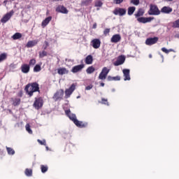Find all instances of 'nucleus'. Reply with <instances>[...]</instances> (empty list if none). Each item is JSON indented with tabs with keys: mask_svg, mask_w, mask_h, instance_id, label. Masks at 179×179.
Here are the masks:
<instances>
[{
	"mask_svg": "<svg viewBox=\"0 0 179 179\" xmlns=\"http://www.w3.org/2000/svg\"><path fill=\"white\" fill-rule=\"evenodd\" d=\"M110 28L105 29L103 31L104 36H107V34L110 33Z\"/></svg>",
	"mask_w": 179,
	"mask_h": 179,
	"instance_id": "obj_44",
	"label": "nucleus"
},
{
	"mask_svg": "<svg viewBox=\"0 0 179 179\" xmlns=\"http://www.w3.org/2000/svg\"><path fill=\"white\" fill-rule=\"evenodd\" d=\"M25 128H26V131H27V132H29V134H33V131L30 128V124H27L25 126Z\"/></svg>",
	"mask_w": 179,
	"mask_h": 179,
	"instance_id": "obj_39",
	"label": "nucleus"
},
{
	"mask_svg": "<svg viewBox=\"0 0 179 179\" xmlns=\"http://www.w3.org/2000/svg\"><path fill=\"white\" fill-rule=\"evenodd\" d=\"M101 103L104 104L105 106H110V104L108 103V100L104 98L101 99Z\"/></svg>",
	"mask_w": 179,
	"mask_h": 179,
	"instance_id": "obj_37",
	"label": "nucleus"
},
{
	"mask_svg": "<svg viewBox=\"0 0 179 179\" xmlns=\"http://www.w3.org/2000/svg\"><path fill=\"white\" fill-rule=\"evenodd\" d=\"M48 47L45 45L44 48H43V50H45Z\"/></svg>",
	"mask_w": 179,
	"mask_h": 179,
	"instance_id": "obj_53",
	"label": "nucleus"
},
{
	"mask_svg": "<svg viewBox=\"0 0 179 179\" xmlns=\"http://www.w3.org/2000/svg\"><path fill=\"white\" fill-rule=\"evenodd\" d=\"M65 114L67 115V117H69V120L73 121V124L77 122L78 119L76 118V115L71 113V110H66Z\"/></svg>",
	"mask_w": 179,
	"mask_h": 179,
	"instance_id": "obj_10",
	"label": "nucleus"
},
{
	"mask_svg": "<svg viewBox=\"0 0 179 179\" xmlns=\"http://www.w3.org/2000/svg\"><path fill=\"white\" fill-rule=\"evenodd\" d=\"M6 150H7L8 155H12V156H13V155H15V150H13V148L6 147Z\"/></svg>",
	"mask_w": 179,
	"mask_h": 179,
	"instance_id": "obj_31",
	"label": "nucleus"
},
{
	"mask_svg": "<svg viewBox=\"0 0 179 179\" xmlns=\"http://www.w3.org/2000/svg\"><path fill=\"white\" fill-rule=\"evenodd\" d=\"M173 29H179V18L172 22Z\"/></svg>",
	"mask_w": 179,
	"mask_h": 179,
	"instance_id": "obj_28",
	"label": "nucleus"
},
{
	"mask_svg": "<svg viewBox=\"0 0 179 179\" xmlns=\"http://www.w3.org/2000/svg\"><path fill=\"white\" fill-rule=\"evenodd\" d=\"M41 71V65L36 64L34 67V72H40Z\"/></svg>",
	"mask_w": 179,
	"mask_h": 179,
	"instance_id": "obj_33",
	"label": "nucleus"
},
{
	"mask_svg": "<svg viewBox=\"0 0 179 179\" xmlns=\"http://www.w3.org/2000/svg\"><path fill=\"white\" fill-rule=\"evenodd\" d=\"M41 170L42 173H47V171H48V166L45 165H41Z\"/></svg>",
	"mask_w": 179,
	"mask_h": 179,
	"instance_id": "obj_34",
	"label": "nucleus"
},
{
	"mask_svg": "<svg viewBox=\"0 0 179 179\" xmlns=\"http://www.w3.org/2000/svg\"><path fill=\"white\" fill-rule=\"evenodd\" d=\"M74 124L78 128H86V127H87V122H83L79 121V120H77V122H75Z\"/></svg>",
	"mask_w": 179,
	"mask_h": 179,
	"instance_id": "obj_20",
	"label": "nucleus"
},
{
	"mask_svg": "<svg viewBox=\"0 0 179 179\" xmlns=\"http://www.w3.org/2000/svg\"><path fill=\"white\" fill-rule=\"evenodd\" d=\"M92 44L93 48H95L96 50L97 48H100L101 42L100 41V39L95 38L92 41Z\"/></svg>",
	"mask_w": 179,
	"mask_h": 179,
	"instance_id": "obj_16",
	"label": "nucleus"
},
{
	"mask_svg": "<svg viewBox=\"0 0 179 179\" xmlns=\"http://www.w3.org/2000/svg\"><path fill=\"white\" fill-rule=\"evenodd\" d=\"M104 83H101V84H100V86H101L102 87H104Z\"/></svg>",
	"mask_w": 179,
	"mask_h": 179,
	"instance_id": "obj_52",
	"label": "nucleus"
},
{
	"mask_svg": "<svg viewBox=\"0 0 179 179\" xmlns=\"http://www.w3.org/2000/svg\"><path fill=\"white\" fill-rule=\"evenodd\" d=\"M37 62L36 61V59H31L29 60V68L30 66H34L36 65V63Z\"/></svg>",
	"mask_w": 179,
	"mask_h": 179,
	"instance_id": "obj_36",
	"label": "nucleus"
},
{
	"mask_svg": "<svg viewBox=\"0 0 179 179\" xmlns=\"http://www.w3.org/2000/svg\"><path fill=\"white\" fill-rule=\"evenodd\" d=\"M159 41L158 37L154 38H148L145 41L146 45H153V44H156Z\"/></svg>",
	"mask_w": 179,
	"mask_h": 179,
	"instance_id": "obj_13",
	"label": "nucleus"
},
{
	"mask_svg": "<svg viewBox=\"0 0 179 179\" xmlns=\"http://www.w3.org/2000/svg\"><path fill=\"white\" fill-rule=\"evenodd\" d=\"M92 1L93 0H86L83 2V4L87 6V5H89L90 3H92Z\"/></svg>",
	"mask_w": 179,
	"mask_h": 179,
	"instance_id": "obj_45",
	"label": "nucleus"
},
{
	"mask_svg": "<svg viewBox=\"0 0 179 179\" xmlns=\"http://www.w3.org/2000/svg\"><path fill=\"white\" fill-rule=\"evenodd\" d=\"M40 85L36 82L28 83L24 87V92L26 94L29 95V97H31L34 93L36 92H40Z\"/></svg>",
	"mask_w": 179,
	"mask_h": 179,
	"instance_id": "obj_1",
	"label": "nucleus"
},
{
	"mask_svg": "<svg viewBox=\"0 0 179 179\" xmlns=\"http://www.w3.org/2000/svg\"><path fill=\"white\" fill-rule=\"evenodd\" d=\"M148 15H160V10L156 5L151 4L150 6V10L148 11Z\"/></svg>",
	"mask_w": 179,
	"mask_h": 179,
	"instance_id": "obj_5",
	"label": "nucleus"
},
{
	"mask_svg": "<svg viewBox=\"0 0 179 179\" xmlns=\"http://www.w3.org/2000/svg\"><path fill=\"white\" fill-rule=\"evenodd\" d=\"M62 97H64V90H59L54 94L53 99L55 101H58V100H61Z\"/></svg>",
	"mask_w": 179,
	"mask_h": 179,
	"instance_id": "obj_11",
	"label": "nucleus"
},
{
	"mask_svg": "<svg viewBox=\"0 0 179 179\" xmlns=\"http://www.w3.org/2000/svg\"><path fill=\"white\" fill-rule=\"evenodd\" d=\"M92 29H97V23H94L93 26H92Z\"/></svg>",
	"mask_w": 179,
	"mask_h": 179,
	"instance_id": "obj_48",
	"label": "nucleus"
},
{
	"mask_svg": "<svg viewBox=\"0 0 179 179\" xmlns=\"http://www.w3.org/2000/svg\"><path fill=\"white\" fill-rule=\"evenodd\" d=\"M162 51L163 52H165V54H169V52H172V51H173V49L167 50L166 48H162Z\"/></svg>",
	"mask_w": 179,
	"mask_h": 179,
	"instance_id": "obj_38",
	"label": "nucleus"
},
{
	"mask_svg": "<svg viewBox=\"0 0 179 179\" xmlns=\"http://www.w3.org/2000/svg\"><path fill=\"white\" fill-rule=\"evenodd\" d=\"M123 75H124V80H131V76L129 75V69H124L122 70Z\"/></svg>",
	"mask_w": 179,
	"mask_h": 179,
	"instance_id": "obj_18",
	"label": "nucleus"
},
{
	"mask_svg": "<svg viewBox=\"0 0 179 179\" xmlns=\"http://www.w3.org/2000/svg\"><path fill=\"white\" fill-rule=\"evenodd\" d=\"M51 20H52V17L49 16L48 17H46L41 24L42 27H45V26H47V24H48V23H50L51 22Z\"/></svg>",
	"mask_w": 179,
	"mask_h": 179,
	"instance_id": "obj_22",
	"label": "nucleus"
},
{
	"mask_svg": "<svg viewBox=\"0 0 179 179\" xmlns=\"http://www.w3.org/2000/svg\"><path fill=\"white\" fill-rule=\"evenodd\" d=\"M45 44L46 47H48L50 45L48 41H45Z\"/></svg>",
	"mask_w": 179,
	"mask_h": 179,
	"instance_id": "obj_50",
	"label": "nucleus"
},
{
	"mask_svg": "<svg viewBox=\"0 0 179 179\" xmlns=\"http://www.w3.org/2000/svg\"><path fill=\"white\" fill-rule=\"evenodd\" d=\"M55 11L57 12V13H64V15H66L69 12L68 9L62 5L57 6Z\"/></svg>",
	"mask_w": 179,
	"mask_h": 179,
	"instance_id": "obj_12",
	"label": "nucleus"
},
{
	"mask_svg": "<svg viewBox=\"0 0 179 179\" xmlns=\"http://www.w3.org/2000/svg\"><path fill=\"white\" fill-rule=\"evenodd\" d=\"M92 87L91 85H88V86L86 87L85 90H90L92 89Z\"/></svg>",
	"mask_w": 179,
	"mask_h": 179,
	"instance_id": "obj_49",
	"label": "nucleus"
},
{
	"mask_svg": "<svg viewBox=\"0 0 179 179\" xmlns=\"http://www.w3.org/2000/svg\"><path fill=\"white\" fill-rule=\"evenodd\" d=\"M124 0H113V3H116V5H120V3H122Z\"/></svg>",
	"mask_w": 179,
	"mask_h": 179,
	"instance_id": "obj_43",
	"label": "nucleus"
},
{
	"mask_svg": "<svg viewBox=\"0 0 179 179\" xmlns=\"http://www.w3.org/2000/svg\"><path fill=\"white\" fill-rule=\"evenodd\" d=\"M149 58H152V55H149Z\"/></svg>",
	"mask_w": 179,
	"mask_h": 179,
	"instance_id": "obj_54",
	"label": "nucleus"
},
{
	"mask_svg": "<svg viewBox=\"0 0 179 179\" xmlns=\"http://www.w3.org/2000/svg\"><path fill=\"white\" fill-rule=\"evenodd\" d=\"M113 13L114 15H119V16H124V15L127 14V10L125 8H116L113 11Z\"/></svg>",
	"mask_w": 179,
	"mask_h": 179,
	"instance_id": "obj_7",
	"label": "nucleus"
},
{
	"mask_svg": "<svg viewBox=\"0 0 179 179\" xmlns=\"http://www.w3.org/2000/svg\"><path fill=\"white\" fill-rule=\"evenodd\" d=\"M94 71H96V69H94V67H93L92 66L88 67L86 69V72H87V73H88V75L93 73V72H94Z\"/></svg>",
	"mask_w": 179,
	"mask_h": 179,
	"instance_id": "obj_30",
	"label": "nucleus"
},
{
	"mask_svg": "<svg viewBox=\"0 0 179 179\" xmlns=\"http://www.w3.org/2000/svg\"><path fill=\"white\" fill-rule=\"evenodd\" d=\"M20 69L22 73H29V72H30V65L27 64H22Z\"/></svg>",
	"mask_w": 179,
	"mask_h": 179,
	"instance_id": "obj_15",
	"label": "nucleus"
},
{
	"mask_svg": "<svg viewBox=\"0 0 179 179\" xmlns=\"http://www.w3.org/2000/svg\"><path fill=\"white\" fill-rule=\"evenodd\" d=\"M24 174L27 176V177H31V176H33V169H26L24 171Z\"/></svg>",
	"mask_w": 179,
	"mask_h": 179,
	"instance_id": "obj_27",
	"label": "nucleus"
},
{
	"mask_svg": "<svg viewBox=\"0 0 179 179\" xmlns=\"http://www.w3.org/2000/svg\"><path fill=\"white\" fill-rule=\"evenodd\" d=\"M130 3H132V5H135L136 6H138L139 5L140 1L139 0H131Z\"/></svg>",
	"mask_w": 179,
	"mask_h": 179,
	"instance_id": "obj_41",
	"label": "nucleus"
},
{
	"mask_svg": "<svg viewBox=\"0 0 179 179\" xmlns=\"http://www.w3.org/2000/svg\"><path fill=\"white\" fill-rule=\"evenodd\" d=\"M69 71L66 69V68H60L57 69V73L59 75H66V73H69Z\"/></svg>",
	"mask_w": 179,
	"mask_h": 179,
	"instance_id": "obj_25",
	"label": "nucleus"
},
{
	"mask_svg": "<svg viewBox=\"0 0 179 179\" xmlns=\"http://www.w3.org/2000/svg\"><path fill=\"white\" fill-rule=\"evenodd\" d=\"M6 59V53H2L0 55V62H2V61H5Z\"/></svg>",
	"mask_w": 179,
	"mask_h": 179,
	"instance_id": "obj_42",
	"label": "nucleus"
},
{
	"mask_svg": "<svg viewBox=\"0 0 179 179\" xmlns=\"http://www.w3.org/2000/svg\"><path fill=\"white\" fill-rule=\"evenodd\" d=\"M83 68H85V64H79L77 66H74L71 69V72L73 73H78V72H81Z\"/></svg>",
	"mask_w": 179,
	"mask_h": 179,
	"instance_id": "obj_14",
	"label": "nucleus"
},
{
	"mask_svg": "<svg viewBox=\"0 0 179 179\" xmlns=\"http://www.w3.org/2000/svg\"><path fill=\"white\" fill-rule=\"evenodd\" d=\"M118 80H121V77L120 76L113 77V81H118Z\"/></svg>",
	"mask_w": 179,
	"mask_h": 179,
	"instance_id": "obj_46",
	"label": "nucleus"
},
{
	"mask_svg": "<svg viewBox=\"0 0 179 179\" xmlns=\"http://www.w3.org/2000/svg\"><path fill=\"white\" fill-rule=\"evenodd\" d=\"M107 80H108V82H113V81H114V80H113V77L111 76H108L107 77Z\"/></svg>",
	"mask_w": 179,
	"mask_h": 179,
	"instance_id": "obj_47",
	"label": "nucleus"
},
{
	"mask_svg": "<svg viewBox=\"0 0 179 179\" xmlns=\"http://www.w3.org/2000/svg\"><path fill=\"white\" fill-rule=\"evenodd\" d=\"M37 142H38L40 143V145H43V146H47V142L45 141V139H43L42 141L40 139H38Z\"/></svg>",
	"mask_w": 179,
	"mask_h": 179,
	"instance_id": "obj_40",
	"label": "nucleus"
},
{
	"mask_svg": "<svg viewBox=\"0 0 179 179\" xmlns=\"http://www.w3.org/2000/svg\"><path fill=\"white\" fill-rule=\"evenodd\" d=\"M48 53L45 50L42 52H39V58H44V57H47Z\"/></svg>",
	"mask_w": 179,
	"mask_h": 179,
	"instance_id": "obj_35",
	"label": "nucleus"
},
{
	"mask_svg": "<svg viewBox=\"0 0 179 179\" xmlns=\"http://www.w3.org/2000/svg\"><path fill=\"white\" fill-rule=\"evenodd\" d=\"M85 64L87 65H92L93 64V56L92 55H88L85 58Z\"/></svg>",
	"mask_w": 179,
	"mask_h": 179,
	"instance_id": "obj_24",
	"label": "nucleus"
},
{
	"mask_svg": "<svg viewBox=\"0 0 179 179\" xmlns=\"http://www.w3.org/2000/svg\"><path fill=\"white\" fill-rule=\"evenodd\" d=\"M125 62V56L120 55L117 57V59L115 62H113V65L115 66H120V65H122Z\"/></svg>",
	"mask_w": 179,
	"mask_h": 179,
	"instance_id": "obj_9",
	"label": "nucleus"
},
{
	"mask_svg": "<svg viewBox=\"0 0 179 179\" xmlns=\"http://www.w3.org/2000/svg\"><path fill=\"white\" fill-rule=\"evenodd\" d=\"M38 43V41L34 40V41H29L26 45L27 48H31L32 47H34V45H37Z\"/></svg>",
	"mask_w": 179,
	"mask_h": 179,
	"instance_id": "obj_19",
	"label": "nucleus"
},
{
	"mask_svg": "<svg viewBox=\"0 0 179 179\" xmlns=\"http://www.w3.org/2000/svg\"><path fill=\"white\" fill-rule=\"evenodd\" d=\"M110 73V69L107 67H103L101 70V72L99 73L98 79L100 80H106L107 79V75Z\"/></svg>",
	"mask_w": 179,
	"mask_h": 179,
	"instance_id": "obj_4",
	"label": "nucleus"
},
{
	"mask_svg": "<svg viewBox=\"0 0 179 179\" xmlns=\"http://www.w3.org/2000/svg\"><path fill=\"white\" fill-rule=\"evenodd\" d=\"M145 15V10L143 8H139L137 11L136 13L134 14V16L136 19H137V21L138 23H150V22H152L155 17H141Z\"/></svg>",
	"mask_w": 179,
	"mask_h": 179,
	"instance_id": "obj_2",
	"label": "nucleus"
},
{
	"mask_svg": "<svg viewBox=\"0 0 179 179\" xmlns=\"http://www.w3.org/2000/svg\"><path fill=\"white\" fill-rule=\"evenodd\" d=\"M94 6L95 8H101L103 6V3L101 2V0H97L94 2Z\"/></svg>",
	"mask_w": 179,
	"mask_h": 179,
	"instance_id": "obj_32",
	"label": "nucleus"
},
{
	"mask_svg": "<svg viewBox=\"0 0 179 179\" xmlns=\"http://www.w3.org/2000/svg\"><path fill=\"white\" fill-rule=\"evenodd\" d=\"M110 41L111 43H120V41H121V35H120L119 34L113 35L110 38Z\"/></svg>",
	"mask_w": 179,
	"mask_h": 179,
	"instance_id": "obj_17",
	"label": "nucleus"
},
{
	"mask_svg": "<svg viewBox=\"0 0 179 179\" xmlns=\"http://www.w3.org/2000/svg\"><path fill=\"white\" fill-rule=\"evenodd\" d=\"M43 104H44V101L43 100V98L41 97L35 98L33 107L36 108V110H40V108L43 107Z\"/></svg>",
	"mask_w": 179,
	"mask_h": 179,
	"instance_id": "obj_3",
	"label": "nucleus"
},
{
	"mask_svg": "<svg viewBox=\"0 0 179 179\" xmlns=\"http://www.w3.org/2000/svg\"><path fill=\"white\" fill-rule=\"evenodd\" d=\"M175 38H179V34H176L175 35Z\"/></svg>",
	"mask_w": 179,
	"mask_h": 179,
	"instance_id": "obj_51",
	"label": "nucleus"
},
{
	"mask_svg": "<svg viewBox=\"0 0 179 179\" xmlns=\"http://www.w3.org/2000/svg\"><path fill=\"white\" fill-rule=\"evenodd\" d=\"M13 40H19L22 38V34L17 32L12 36Z\"/></svg>",
	"mask_w": 179,
	"mask_h": 179,
	"instance_id": "obj_29",
	"label": "nucleus"
},
{
	"mask_svg": "<svg viewBox=\"0 0 179 179\" xmlns=\"http://www.w3.org/2000/svg\"><path fill=\"white\" fill-rule=\"evenodd\" d=\"M55 1H62V0H55Z\"/></svg>",
	"mask_w": 179,
	"mask_h": 179,
	"instance_id": "obj_56",
	"label": "nucleus"
},
{
	"mask_svg": "<svg viewBox=\"0 0 179 179\" xmlns=\"http://www.w3.org/2000/svg\"><path fill=\"white\" fill-rule=\"evenodd\" d=\"M161 12L162 13H171V12H173V8L171 7H169V6H164L162 9H161Z\"/></svg>",
	"mask_w": 179,
	"mask_h": 179,
	"instance_id": "obj_21",
	"label": "nucleus"
},
{
	"mask_svg": "<svg viewBox=\"0 0 179 179\" xmlns=\"http://www.w3.org/2000/svg\"><path fill=\"white\" fill-rule=\"evenodd\" d=\"M75 89H76V85L75 83H73L69 89H66L65 90L66 99H69V97H71V94H72L73 92H75Z\"/></svg>",
	"mask_w": 179,
	"mask_h": 179,
	"instance_id": "obj_6",
	"label": "nucleus"
},
{
	"mask_svg": "<svg viewBox=\"0 0 179 179\" xmlns=\"http://www.w3.org/2000/svg\"><path fill=\"white\" fill-rule=\"evenodd\" d=\"M15 11L13 10H10L9 13H7L1 20V23H6L12 16H13Z\"/></svg>",
	"mask_w": 179,
	"mask_h": 179,
	"instance_id": "obj_8",
	"label": "nucleus"
},
{
	"mask_svg": "<svg viewBox=\"0 0 179 179\" xmlns=\"http://www.w3.org/2000/svg\"><path fill=\"white\" fill-rule=\"evenodd\" d=\"M45 148H46V150H48V146H46Z\"/></svg>",
	"mask_w": 179,
	"mask_h": 179,
	"instance_id": "obj_55",
	"label": "nucleus"
},
{
	"mask_svg": "<svg viewBox=\"0 0 179 179\" xmlns=\"http://www.w3.org/2000/svg\"><path fill=\"white\" fill-rule=\"evenodd\" d=\"M135 10H136V8L135 6H130L128 8L127 14L129 16H132Z\"/></svg>",
	"mask_w": 179,
	"mask_h": 179,
	"instance_id": "obj_26",
	"label": "nucleus"
},
{
	"mask_svg": "<svg viewBox=\"0 0 179 179\" xmlns=\"http://www.w3.org/2000/svg\"><path fill=\"white\" fill-rule=\"evenodd\" d=\"M11 101L13 102V106L16 107L20 105V98H11Z\"/></svg>",
	"mask_w": 179,
	"mask_h": 179,
	"instance_id": "obj_23",
	"label": "nucleus"
}]
</instances>
